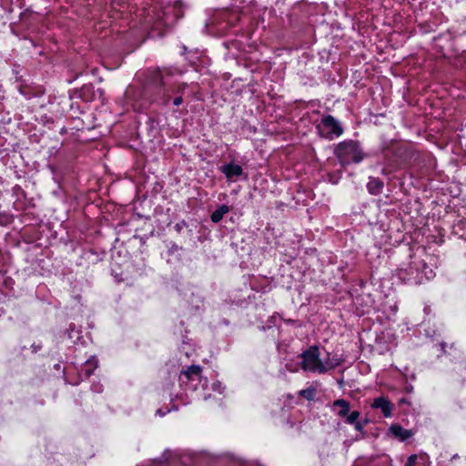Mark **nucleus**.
I'll use <instances>...</instances> for the list:
<instances>
[{"label": "nucleus", "mask_w": 466, "mask_h": 466, "mask_svg": "<svg viewBox=\"0 0 466 466\" xmlns=\"http://www.w3.org/2000/svg\"><path fill=\"white\" fill-rule=\"evenodd\" d=\"M301 368L304 371L325 373L339 365V362L326 360L321 361L319 359V350L317 346H311L301 353Z\"/></svg>", "instance_id": "f257e3e1"}, {"label": "nucleus", "mask_w": 466, "mask_h": 466, "mask_svg": "<svg viewBox=\"0 0 466 466\" xmlns=\"http://www.w3.org/2000/svg\"><path fill=\"white\" fill-rule=\"evenodd\" d=\"M335 155L341 165L360 163L365 157L360 143L354 140H344L339 143L335 148Z\"/></svg>", "instance_id": "f03ea898"}, {"label": "nucleus", "mask_w": 466, "mask_h": 466, "mask_svg": "<svg viewBox=\"0 0 466 466\" xmlns=\"http://www.w3.org/2000/svg\"><path fill=\"white\" fill-rule=\"evenodd\" d=\"M316 127L319 135L329 140H333L343 134L341 124L330 115L324 116Z\"/></svg>", "instance_id": "7ed1b4c3"}, {"label": "nucleus", "mask_w": 466, "mask_h": 466, "mask_svg": "<svg viewBox=\"0 0 466 466\" xmlns=\"http://www.w3.org/2000/svg\"><path fill=\"white\" fill-rule=\"evenodd\" d=\"M397 275L400 279L410 284H421L423 277L420 273L418 259L415 258L407 267L398 268Z\"/></svg>", "instance_id": "20e7f679"}, {"label": "nucleus", "mask_w": 466, "mask_h": 466, "mask_svg": "<svg viewBox=\"0 0 466 466\" xmlns=\"http://www.w3.org/2000/svg\"><path fill=\"white\" fill-rule=\"evenodd\" d=\"M180 380L185 382H194L196 380L203 382V388L207 385V379H203L201 376V367L198 365H191L186 370H183L180 374Z\"/></svg>", "instance_id": "39448f33"}, {"label": "nucleus", "mask_w": 466, "mask_h": 466, "mask_svg": "<svg viewBox=\"0 0 466 466\" xmlns=\"http://www.w3.org/2000/svg\"><path fill=\"white\" fill-rule=\"evenodd\" d=\"M220 171L228 180L238 178L243 174V168L239 165L234 163H228L220 167Z\"/></svg>", "instance_id": "423d86ee"}, {"label": "nucleus", "mask_w": 466, "mask_h": 466, "mask_svg": "<svg viewBox=\"0 0 466 466\" xmlns=\"http://www.w3.org/2000/svg\"><path fill=\"white\" fill-rule=\"evenodd\" d=\"M372 408L381 410L383 415L387 418L392 414V404L384 397L376 398L372 403Z\"/></svg>", "instance_id": "0eeeda50"}, {"label": "nucleus", "mask_w": 466, "mask_h": 466, "mask_svg": "<svg viewBox=\"0 0 466 466\" xmlns=\"http://www.w3.org/2000/svg\"><path fill=\"white\" fill-rule=\"evenodd\" d=\"M350 408V402L344 399L337 400L331 404V410L341 418H345L348 415Z\"/></svg>", "instance_id": "6e6552de"}, {"label": "nucleus", "mask_w": 466, "mask_h": 466, "mask_svg": "<svg viewBox=\"0 0 466 466\" xmlns=\"http://www.w3.org/2000/svg\"><path fill=\"white\" fill-rule=\"evenodd\" d=\"M390 431L401 441L410 439L413 435L411 431L406 430L398 424L391 425Z\"/></svg>", "instance_id": "1a4fd4ad"}, {"label": "nucleus", "mask_w": 466, "mask_h": 466, "mask_svg": "<svg viewBox=\"0 0 466 466\" xmlns=\"http://www.w3.org/2000/svg\"><path fill=\"white\" fill-rule=\"evenodd\" d=\"M367 188L370 194L378 195L383 188V182L378 177H370Z\"/></svg>", "instance_id": "9d476101"}, {"label": "nucleus", "mask_w": 466, "mask_h": 466, "mask_svg": "<svg viewBox=\"0 0 466 466\" xmlns=\"http://www.w3.org/2000/svg\"><path fill=\"white\" fill-rule=\"evenodd\" d=\"M418 263H419L420 273L423 277V281L429 280L435 276V273H434V270L432 269V268L428 266L427 263L423 259H418Z\"/></svg>", "instance_id": "9b49d317"}, {"label": "nucleus", "mask_w": 466, "mask_h": 466, "mask_svg": "<svg viewBox=\"0 0 466 466\" xmlns=\"http://www.w3.org/2000/svg\"><path fill=\"white\" fill-rule=\"evenodd\" d=\"M229 212V208L227 205H221L211 214V220L214 223H218L223 217Z\"/></svg>", "instance_id": "f8f14e48"}, {"label": "nucleus", "mask_w": 466, "mask_h": 466, "mask_svg": "<svg viewBox=\"0 0 466 466\" xmlns=\"http://www.w3.org/2000/svg\"><path fill=\"white\" fill-rule=\"evenodd\" d=\"M360 413L357 410H353L345 417V422L348 424H353L358 421Z\"/></svg>", "instance_id": "ddd939ff"}, {"label": "nucleus", "mask_w": 466, "mask_h": 466, "mask_svg": "<svg viewBox=\"0 0 466 466\" xmlns=\"http://www.w3.org/2000/svg\"><path fill=\"white\" fill-rule=\"evenodd\" d=\"M299 395L306 398L307 400H312L315 396V390L313 388H308L299 391Z\"/></svg>", "instance_id": "4468645a"}, {"label": "nucleus", "mask_w": 466, "mask_h": 466, "mask_svg": "<svg viewBox=\"0 0 466 466\" xmlns=\"http://www.w3.org/2000/svg\"><path fill=\"white\" fill-rule=\"evenodd\" d=\"M417 459H418V456L416 454L410 455L407 459V461L404 466H415Z\"/></svg>", "instance_id": "2eb2a0df"}, {"label": "nucleus", "mask_w": 466, "mask_h": 466, "mask_svg": "<svg viewBox=\"0 0 466 466\" xmlns=\"http://www.w3.org/2000/svg\"><path fill=\"white\" fill-rule=\"evenodd\" d=\"M11 222V218L9 215L4 213L0 214V225H5Z\"/></svg>", "instance_id": "dca6fc26"}, {"label": "nucleus", "mask_w": 466, "mask_h": 466, "mask_svg": "<svg viewBox=\"0 0 466 466\" xmlns=\"http://www.w3.org/2000/svg\"><path fill=\"white\" fill-rule=\"evenodd\" d=\"M212 389L213 390L218 391L221 394L223 393L224 387L222 386L221 382L218 381L212 384Z\"/></svg>", "instance_id": "f3484780"}, {"label": "nucleus", "mask_w": 466, "mask_h": 466, "mask_svg": "<svg viewBox=\"0 0 466 466\" xmlns=\"http://www.w3.org/2000/svg\"><path fill=\"white\" fill-rule=\"evenodd\" d=\"M352 425H354V428L356 431H360V432H363V424L360 421H357L355 423H353Z\"/></svg>", "instance_id": "a211bd4d"}, {"label": "nucleus", "mask_w": 466, "mask_h": 466, "mask_svg": "<svg viewBox=\"0 0 466 466\" xmlns=\"http://www.w3.org/2000/svg\"><path fill=\"white\" fill-rule=\"evenodd\" d=\"M187 226V223L185 221H181L176 224L175 228L176 229L180 232L184 227Z\"/></svg>", "instance_id": "6ab92c4d"}, {"label": "nucleus", "mask_w": 466, "mask_h": 466, "mask_svg": "<svg viewBox=\"0 0 466 466\" xmlns=\"http://www.w3.org/2000/svg\"><path fill=\"white\" fill-rule=\"evenodd\" d=\"M182 101H183L182 97L177 96L174 99L173 104L177 106L182 104Z\"/></svg>", "instance_id": "aec40b11"}, {"label": "nucleus", "mask_w": 466, "mask_h": 466, "mask_svg": "<svg viewBox=\"0 0 466 466\" xmlns=\"http://www.w3.org/2000/svg\"><path fill=\"white\" fill-rule=\"evenodd\" d=\"M157 414L159 415V416H164L165 415V412L162 411V410H157Z\"/></svg>", "instance_id": "412c9836"}, {"label": "nucleus", "mask_w": 466, "mask_h": 466, "mask_svg": "<svg viewBox=\"0 0 466 466\" xmlns=\"http://www.w3.org/2000/svg\"><path fill=\"white\" fill-rule=\"evenodd\" d=\"M190 388H191L192 390H197V386H196L195 384H192V385L190 386Z\"/></svg>", "instance_id": "4be33fe9"}]
</instances>
